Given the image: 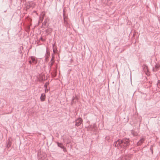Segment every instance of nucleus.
<instances>
[{"instance_id": "f257e3e1", "label": "nucleus", "mask_w": 160, "mask_h": 160, "mask_svg": "<svg viewBox=\"0 0 160 160\" xmlns=\"http://www.w3.org/2000/svg\"><path fill=\"white\" fill-rule=\"evenodd\" d=\"M129 139L124 138L122 140L118 139L114 143V145L122 150L125 149L130 144Z\"/></svg>"}, {"instance_id": "f03ea898", "label": "nucleus", "mask_w": 160, "mask_h": 160, "mask_svg": "<svg viewBox=\"0 0 160 160\" xmlns=\"http://www.w3.org/2000/svg\"><path fill=\"white\" fill-rule=\"evenodd\" d=\"M38 160H48L47 158V155L45 152L40 151L38 153Z\"/></svg>"}, {"instance_id": "7ed1b4c3", "label": "nucleus", "mask_w": 160, "mask_h": 160, "mask_svg": "<svg viewBox=\"0 0 160 160\" xmlns=\"http://www.w3.org/2000/svg\"><path fill=\"white\" fill-rule=\"evenodd\" d=\"M29 63L32 65V63L33 64H35L37 63V60L33 56H31L30 58V60L29 61Z\"/></svg>"}, {"instance_id": "20e7f679", "label": "nucleus", "mask_w": 160, "mask_h": 160, "mask_svg": "<svg viewBox=\"0 0 160 160\" xmlns=\"http://www.w3.org/2000/svg\"><path fill=\"white\" fill-rule=\"evenodd\" d=\"M132 156V154H128L125 156L124 158H119L118 160H130L131 159Z\"/></svg>"}, {"instance_id": "39448f33", "label": "nucleus", "mask_w": 160, "mask_h": 160, "mask_svg": "<svg viewBox=\"0 0 160 160\" xmlns=\"http://www.w3.org/2000/svg\"><path fill=\"white\" fill-rule=\"evenodd\" d=\"M82 120L81 118H79L75 121V126L77 127L80 126L82 122Z\"/></svg>"}, {"instance_id": "423d86ee", "label": "nucleus", "mask_w": 160, "mask_h": 160, "mask_svg": "<svg viewBox=\"0 0 160 160\" xmlns=\"http://www.w3.org/2000/svg\"><path fill=\"white\" fill-rule=\"evenodd\" d=\"M145 138H142L139 141L137 142V145L138 146H139L141 145L143 142H144V141L145 140Z\"/></svg>"}, {"instance_id": "0eeeda50", "label": "nucleus", "mask_w": 160, "mask_h": 160, "mask_svg": "<svg viewBox=\"0 0 160 160\" xmlns=\"http://www.w3.org/2000/svg\"><path fill=\"white\" fill-rule=\"evenodd\" d=\"M160 65L159 64H156L155 66V68H153V70L154 71H157L159 69Z\"/></svg>"}, {"instance_id": "6e6552de", "label": "nucleus", "mask_w": 160, "mask_h": 160, "mask_svg": "<svg viewBox=\"0 0 160 160\" xmlns=\"http://www.w3.org/2000/svg\"><path fill=\"white\" fill-rule=\"evenodd\" d=\"M45 95L44 93H42L40 97L41 101L42 102L44 101L45 99Z\"/></svg>"}, {"instance_id": "1a4fd4ad", "label": "nucleus", "mask_w": 160, "mask_h": 160, "mask_svg": "<svg viewBox=\"0 0 160 160\" xmlns=\"http://www.w3.org/2000/svg\"><path fill=\"white\" fill-rule=\"evenodd\" d=\"M63 19H64V23L65 24L66 26H68V22L66 20V17H65L64 14L63 13Z\"/></svg>"}, {"instance_id": "9d476101", "label": "nucleus", "mask_w": 160, "mask_h": 160, "mask_svg": "<svg viewBox=\"0 0 160 160\" xmlns=\"http://www.w3.org/2000/svg\"><path fill=\"white\" fill-rule=\"evenodd\" d=\"M57 143L58 147H59L61 148H63L64 146H63L62 143H59V142H57Z\"/></svg>"}, {"instance_id": "9b49d317", "label": "nucleus", "mask_w": 160, "mask_h": 160, "mask_svg": "<svg viewBox=\"0 0 160 160\" xmlns=\"http://www.w3.org/2000/svg\"><path fill=\"white\" fill-rule=\"evenodd\" d=\"M23 49V47L22 46H20L19 48V51L18 52L20 54H21L22 53V50Z\"/></svg>"}, {"instance_id": "f8f14e48", "label": "nucleus", "mask_w": 160, "mask_h": 160, "mask_svg": "<svg viewBox=\"0 0 160 160\" xmlns=\"http://www.w3.org/2000/svg\"><path fill=\"white\" fill-rule=\"evenodd\" d=\"M8 142L7 143V147H9L11 146V142L10 141V139L8 138Z\"/></svg>"}, {"instance_id": "ddd939ff", "label": "nucleus", "mask_w": 160, "mask_h": 160, "mask_svg": "<svg viewBox=\"0 0 160 160\" xmlns=\"http://www.w3.org/2000/svg\"><path fill=\"white\" fill-rule=\"evenodd\" d=\"M49 84V83L48 82H47L44 85V87L45 88V91H46V89H47V90H48V88H47V87H48V85Z\"/></svg>"}, {"instance_id": "4468645a", "label": "nucleus", "mask_w": 160, "mask_h": 160, "mask_svg": "<svg viewBox=\"0 0 160 160\" xmlns=\"http://www.w3.org/2000/svg\"><path fill=\"white\" fill-rule=\"evenodd\" d=\"M51 30L50 29H48L46 30V33H47L48 34H49L51 32Z\"/></svg>"}, {"instance_id": "2eb2a0df", "label": "nucleus", "mask_w": 160, "mask_h": 160, "mask_svg": "<svg viewBox=\"0 0 160 160\" xmlns=\"http://www.w3.org/2000/svg\"><path fill=\"white\" fill-rule=\"evenodd\" d=\"M54 62H49V66H50V68H51V67L53 65Z\"/></svg>"}, {"instance_id": "dca6fc26", "label": "nucleus", "mask_w": 160, "mask_h": 160, "mask_svg": "<svg viewBox=\"0 0 160 160\" xmlns=\"http://www.w3.org/2000/svg\"><path fill=\"white\" fill-rule=\"evenodd\" d=\"M157 85L158 87L160 88V81H158V82L157 83Z\"/></svg>"}, {"instance_id": "f3484780", "label": "nucleus", "mask_w": 160, "mask_h": 160, "mask_svg": "<svg viewBox=\"0 0 160 160\" xmlns=\"http://www.w3.org/2000/svg\"><path fill=\"white\" fill-rule=\"evenodd\" d=\"M150 150L152 152V153H153V150H152V146L151 145L150 147Z\"/></svg>"}, {"instance_id": "a211bd4d", "label": "nucleus", "mask_w": 160, "mask_h": 160, "mask_svg": "<svg viewBox=\"0 0 160 160\" xmlns=\"http://www.w3.org/2000/svg\"><path fill=\"white\" fill-rule=\"evenodd\" d=\"M54 57L53 56L52 57V59L50 61V62H54L53 60H54Z\"/></svg>"}, {"instance_id": "6ab92c4d", "label": "nucleus", "mask_w": 160, "mask_h": 160, "mask_svg": "<svg viewBox=\"0 0 160 160\" xmlns=\"http://www.w3.org/2000/svg\"><path fill=\"white\" fill-rule=\"evenodd\" d=\"M64 152H66L67 151L66 149L64 148V147H63V148H62Z\"/></svg>"}, {"instance_id": "aec40b11", "label": "nucleus", "mask_w": 160, "mask_h": 160, "mask_svg": "<svg viewBox=\"0 0 160 160\" xmlns=\"http://www.w3.org/2000/svg\"><path fill=\"white\" fill-rule=\"evenodd\" d=\"M40 40H41L42 41H44V40L43 39L42 37H41V38H40Z\"/></svg>"}, {"instance_id": "412c9836", "label": "nucleus", "mask_w": 160, "mask_h": 160, "mask_svg": "<svg viewBox=\"0 0 160 160\" xmlns=\"http://www.w3.org/2000/svg\"><path fill=\"white\" fill-rule=\"evenodd\" d=\"M46 21H44V22H43V23H42V24H46Z\"/></svg>"}, {"instance_id": "4be33fe9", "label": "nucleus", "mask_w": 160, "mask_h": 160, "mask_svg": "<svg viewBox=\"0 0 160 160\" xmlns=\"http://www.w3.org/2000/svg\"><path fill=\"white\" fill-rule=\"evenodd\" d=\"M74 97H73L72 98V102L74 101Z\"/></svg>"}, {"instance_id": "5701e85b", "label": "nucleus", "mask_w": 160, "mask_h": 160, "mask_svg": "<svg viewBox=\"0 0 160 160\" xmlns=\"http://www.w3.org/2000/svg\"><path fill=\"white\" fill-rule=\"evenodd\" d=\"M54 45H55V44H53V45H52L53 47H54Z\"/></svg>"}, {"instance_id": "b1692460", "label": "nucleus", "mask_w": 160, "mask_h": 160, "mask_svg": "<svg viewBox=\"0 0 160 160\" xmlns=\"http://www.w3.org/2000/svg\"><path fill=\"white\" fill-rule=\"evenodd\" d=\"M48 90H47V89H46V91H45V92H46V91H47V92H48Z\"/></svg>"}, {"instance_id": "393cba45", "label": "nucleus", "mask_w": 160, "mask_h": 160, "mask_svg": "<svg viewBox=\"0 0 160 160\" xmlns=\"http://www.w3.org/2000/svg\"><path fill=\"white\" fill-rule=\"evenodd\" d=\"M32 4H34V5H35V4H34V3H32Z\"/></svg>"}, {"instance_id": "a878e982", "label": "nucleus", "mask_w": 160, "mask_h": 160, "mask_svg": "<svg viewBox=\"0 0 160 160\" xmlns=\"http://www.w3.org/2000/svg\"><path fill=\"white\" fill-rule=\"evenodd\" d=\"M53 52H54V50H53Z\"/></svg>"}]
</instances>
